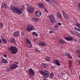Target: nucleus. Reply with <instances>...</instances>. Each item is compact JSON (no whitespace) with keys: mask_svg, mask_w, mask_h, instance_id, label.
<instances>
[{"mask_svg":"<svg viewBox=\"0 0 80 80\" xmlns=\"http://www.w3.org/2000/svg\"><path fill=\"white\" fill-rule=\"evenodd\" d=\"M50 75L51 78H52V77H53V76L54 75V74H53V73L52 72L50 73Z\"/></svg>","mask_w":80,"mask_h":80,"instance_id":"30","label":"nucleus"},{"mask_svg":"<svg viewBox=\"0 0 80 80\" xmlns=\"http://www.w3.org/2000/svg\"><path fill=\"white\" fill-rule=\"evenodd\" d=\"M33 41H35V40H36V39L34 38L33 39Z\"/></svg>","mask_w":80,"mask_h":80,"instance_id":"49","label":"nucleus"},{"mask_svg":"<svg viewBox=\"0 0 80 80\" xmlns=\"http://www.w3.org/2000/svg\"><path fill=\"white\" fill-rule=\"evenodd\" d=\"M39 72H40V73L42 74V75H44V72L41 70H39L38 71Z\"/></svg>","mask_w":80,"mask_h":80,"instance_id":"28","label":"nucleus"},{"mask_svg":"<svg viewBox=\"0 0 80 80\" xmlns=\"http://www.w3.org/2000/svg\"><path fill=\"white\" fill-rule=\"evenodd\" d=\"M53 33V32H52V31H50L49 32V33Z\"/></svg>","mask_w":80,"mask_h":80,"instance_id":"40","label":"nucleus"},{"mask_svg":"<svg viewBox=\"0 0 80 80\" xmlns=\"http://www.w3.org/2000/svg\"><path fill=\"white\" fill-rule=\"evenodd\" d=\"M35 14L37 17H40L41 16V12L39 10L35 12Z\"/></svg>","mask_w":80,"mask_h":80,"instance_id":"13","label":"nucleus"},{"mask_svg":"<svg viewBox=\"0 0 80 80\" xmlns=\"http://www.w3.org/2000/svg\"><path fill=\"white\" fill-rule=\"evenodd\" d=\"M79 79L80 80V75L79 77Z\"/></svg>","mask_w":80,"mask_h":80,"instance_id":"53","label":"nucleus"},{"mask_svg":"<svg viewBox=\"0 0 80 80\" xmlns=\"http://www.w3.org/2000/svg\"><path fill=\"white\" fill-rule=\"evenodd\" d=\"M18 67V65L13 64H12L10 67V69L11 70H14V69H16Z\"/></svg>","mask_w":80,"mask_h":80,"instance_id":"9","label":"nucleus"},{"mask_svg":"<svg viewBox=\"0 0 80 80\" xmlns=\"http://www.w3.org/2000/svg\"><path fill=\"white\" fill-rule=\"evenodd\" d=\"M8 50H10V52L12 54H16L18 52V49L16 47L12 46L8 48Z\"/></svg>","mask_w":80,"mask_h":80,"instance_id":"1","label":"nucleus"},{"mask_svg":"<svg viewBox=\"0 0 80 80\" xmlns=\"http://www.w3.org/2000/svg\"><path fill=\"white\" fill-rule=\"evenodd\" d=\"M44 78H48V76H49V72H48V71L45 70H44Z\"/></svg>","mask_w":80,"mask_h":80,"instance_id":"8","label":"nucleus"},{"mask_svg":"<svg viewBox=\"0 0 80 80\" xmlns=\"http://www.w3.org/2000/svg\"><path fill=\"white\" fill-rule=\"evenodd\" d=\"M78 57H79V58H80V54H79Z\"/></svg>","mask_w":80,"mask_h":80,"instance_id":"51","label":"nucleus"},{"mask_svg":"<svg viewBox=\"0 0 80 80\" xmlns=\"http://www.w3.org/2000/svg\"><path fill=\"white\" fill-rule=\"evenodd\" d=\"M2 40H1V39H0V43H2Z\"/></svg>","mask_w":80,"mask_h":80,"instance_id":"47","label":"nucleus"},{"mask_svg":"<svg viewBox=\"0 0 80 80\" xmlns=\"http://www.w3.org/2000/svg\"><path fill=\"white\" fill-rule=\"evenodd\" d=\"M78 8L79 10H80V3L78 4Z\"/></svg>","mask_w":80,"mask_h":80,"instance_id":"37","label":"nucleus"},{"mask_svg":"<svg viewBox=\"0 0 80 80\" xmlns=\"http://www.w3.org/2000/svg\"><path fill=\"white\" fill-rule=\"evenodd\" d=\"M75 34L76 35V36H77L78 37V36H79V35H80V34L78 33V32H76Z\"/></svg>","mask_w":80,"mask_h":80,"instance_id":"35","label":"nucleus"},{"mask_svg":"<svg viewBox=\"0 0 80 80\" xmlns=\"http://www.w3.org/2000/svg\"><path fill=\"white\" fill-rule=\"evenodd\" d=\"M74 29H75V30H77V27H75Z\"/></svg>","mask_w":80,"mask_h":80,"instance_id":"48","label":"nucleus"},{"mask_svg":"<svg viewBox=\"0 0 80 80\" xmlns=\"http://www.w3.org/2000/svg\"><path fill=\"white\" fill-rule=\"evenodd\" d=\"M71 32V35H73V32Z\"/></svg>","mask_w":80,"mask_h":80,"instance_id":"50","label":"nucleus"},{"mask_svg":"<svg viewBox=\"0 0 80 80\" xmlns=\"http://www.w3.org/2000/svg\"><path fill=\"white\" fill-rule=\"evenodd\" d=\"M39 44L41 46H46V44L43 42H40Z\"/></svg>","mask_w":80,"mask_h":80,"instance_id":"22","label":"nucleus"},{"mask_svg":"<svg viewBox=\"0 0 80 80\" xmlns=\"http://www.w3.org/2000/svg\"><path fill=\"white\" fill-rule=\"evenodd\" d=\"M36 30V29L34 28L33 25L32 24L28 25L26 28V31L27 32H31L32 30Z\"/></svg>","mask_w":80,"mask_h":80,"instance_id":"3","label":"nucleus"},{"mask_svg":"<svg viewBox=\"0 0 80 80\" xmlns=\"http://www.w3.org/2000/svg\"><path fill=\"white\" fill-rule=\"evenodd\" d=\"M57 16L58 18H61L62 17V16L61 14L60 13V12H58L57 14Z\"/></svg>","mask_w":80,"mask_h":80,"instance_id":"26","label":"nucleus"},{"mask_svg":"<svg viewBox=\"0 0 80 80\" xmlns=\"http://www.w3.org/2000/svg\"><path fill=\"white\" fill-rule=\"evenodd\" d=\"M32 35H34V36H38V34L36 33L35 32H33L32 33Z\"/></svg>","mask_w":80,"mask_h":80,"instance_id":"27","label":"nucleus"},{"mask_svg":"<svg viewBox=\"0 0 80 80\" xmlns=\"http://www.w3.org/2000/svg\"><path fill=\"white\" fill-rule=\"evenodd\" d=\"M76 53L77 54H80V50H78L76 51Z\"/></svg>","mask_w":80,"mask_h":80,"instance_id":"29","label":"nucleus"},{"mask_svg":"<svg viewBox=\"0 0 80 80\" xmlns=\"http://www.w3.org/2000/svg\"><path fill=\"white\" fill-rule=\"evenodd\" d=\"M26 42L27 47L28 48H31L32 46V43H31V42L30 40L28 38H27L26 40Z\"/></svg>","mask_w":80,"mask_h":80,"instance_id":"5","label":"nucleus"},{"mask_svg":"<svg viewBox=\"0 0 80 80\" xmlns=\"http://www.w3.org/2000/svg\"><path fill=\"white\" fill-rule=\"evenodd\" d=\"M4 57H5V58L7 57V55L5 54L4 55Z\"/></svg>","mask_w":80,"mask_h":80,"instance_id":"46","label":"nucleus"},{"mask_svg":"<svg viewBox=\"0 0 80 80\" xmlns=\"http://www.w3.org/2000/svg\"><path fill=\"white\" fill-rule=\"evenodd\" d=\"M25 9V6L22 5L19 6V8L17 9L16 13L18 15H21Z\"/></svg>","mask_w":80,"mask_h":80,"instance_id":"2","label":"nucleus"},{"mask_svg":"<svg viewBox=\"0 0 80 80\" xmlns=\"http://www.w3.org/2000/svg\"><path fill=\"white\" fill-rule=\"evenodd\" d=\"M45 60L46 61V62H50L51 59H50V58L48 56L46 57L45 58Z\"/></svg>","mask_w":80,"mask_h":80,"instance_id":"18","label":"nucleus"},{"mask_svg":"<svg viewBox=\"0 0 80 80\" xmlns=\"http://www.w3.org/2000/svg\"><path fill=\"white\" fill-rule=\"evenodd\" d=\"M55 27L57 29V28H58V25H55Z\"/></svg>","mask_w":80,"mask_h":80,"instance_id":"36","label":"nucleus"},{"mask_svg":"<svg viewBox=\"0 0 80 80\" xmlns=\"http://www.w3.org/2000/svg\"><path fill=\"white\" fill-rule=\"evenodd\" d=\"M2 42L4 43V44H6V43H7V41L5 39H4L3 38H2Z\"/></svg>","mask_w":80,"mask_h":80,"instance_id":"24","label":"nucleus"},{"mask_svg":"<svg viewBox=\"0 0 80 80\" xmlns=\"http://www.w3.org/2000/svg\"><path fill=\"white\" fill-rule=\"evenodd\" d=\"M9 41L12 43H15V38H14L10 39Z\"/></svg>","mask_w":80,"mask_h":80,"instance_id":"21","label":"nucleus"},{"mask_svg":"<svg viewBox=\"0 0 80 80\" xmlns=\"http://www.w3.org/2000/svg\"><path fill=\"white\" fill-rule=\"evenodd\" d=\"M58 25H62V23H60V22H58Z\"/></svg>","mask_w":80,"mask_h":80,"instance_id":"41","label":"nucleus"},{"mask_svg":"<svg viewBox=\"0 0 80 80\" xmlns=\"http://www.w3.org/2000/svg\"><path fill=\"white\" fill-rule=\"evenodd\" d=\"M45 11L47 13H48V11L47 9H45Z\"/></svg>","mask_w":80,"mask_h":80,"instance_id":"39","label":"nucleus"},{"mask_svg":"<svg viewBox=\"0 0 80 80\" xmlns=\"http://www.w3.org/2000/svg\"><path fill=\"white\" fill-rule=\"evenodd\" d=\"M34 50L35 51H36V52H39V53H40V51L38 50V49H37V48H35L34 49Z\"/></svg>","mask_w":80,"mask_h":80,"instance_id":"32","label":"nucleus"},{"mask_svg":"<svg viewBox=\"0 0 80 80\" xmlns=\"http://www.w3.org/2000/svg\"><path fill=\"white\" fill-rule=\"evenodd\" d=\"M1 61L3 63H7L8 62L7 60L3 58L2 59Z\"/></svg>","mask_w":80,"mask_h":80,"instance_id":"20","label":"nucleus"},{"mask_svg":"<svg viewBox=\"0 0 80 80\" xmlns=\"http://www.w3.org/2000/svg\"><path fill=\"white\" fill-rule=\"evenodd\" d=\"M28 72L29 75L31 76L34 75L35 74V72L33 69L31 68L29 69Z\"/></svg>","mask_w":80,"mask_h":80,"instance_id":"7","label":"nucleus"},{"mask_svg":"<svg viewBox=\"0 0 80 80\" xmlns=\"http://www.w3.org/2000/svg\"><path fill=\"white\" fill-rule=\"evenodd\" d=\"M49 18L50 19L52 23H56V20L55 18V17L52 14H51L49 17Z\"/></svg>","mask_w":80,"mask_h":80,"instance_id":"4","label":"nucleus"},{"mask_svg":"<svg viewBox=\"0 0 80 80\" xmlns=\"http://www.w3.org/2000/svg\"><path fill=\"white\" fill-rule=\"evenodd\" d=\"M45 1L47 2H49V4H51L52 3V2H51L50 0H45Z\"/></svg>","mask_w":80,"mask_h":80,"instance_id":"34","label":"nucleus"},{"mask_svg":"<svg viewBox=\"0 0 80 80\" xmlns=\"http://www.w3.org/2000/svg\"><path fill=\"white\" fill-rule=\"evenodd\" d=\"M39 7L41 8H45V5L44 4L42 3H40L38 4V5Z\"/></svg>","mask_w":80,"mask_h":80,"instance_id":"14","label":"nucleus"},{"mask_svg":"<svg viewBox=\"0 0 80 80\" xmlns=\"http://www.w3.org/2000/svg\"><path fill=\"white\" fill-rule=\"evenodd\" d=\"M14 63H15L16 64H17V65H18V62H14Z\"/></svg>","mask_w":80,"mask_h":80,"instance_id":"44","label":"nucleus"},{"mask_svg":"<svg viewBox=\"0 0 80 80\" xmlns=\"http://www.w3.org/2000/svg\"><path fill=\"white\" fill-rule=\"evenodd\" d=\"M65 53L66 55V56H67L69 58H70V59H71V58H72V56L70 55V54L69 53L67 52H65Z\"/></svg>","mask_w":80,"mask_h":80,"instance_id":"17","label":"nucleus"},{"mask_svg":"<svg viewBox=\"0 0 80 80\" xmlns=\"http://www.w3.org/2000/svg\"><path fill=\"white\" fill-rule=\"evenodd\" d=\"M32 20L34 22H38V18L36 17H33L32 18Z\"/></svg>","mask_w":80,"mask_h":80,"instance_id":"19","label":"nucleus"},{"mask_svg":"<svg viewBox=\"0 0 80 80\" xmlns=\"http://www.w3.org/2000/svg\"><path fill=\"white\" fill-rule=\"evenodd\" d=\"M20 36V32L19 31H17L14 32L13 33V36L14 37H17Z\"/></svg>","mask_w":80,"mask_h":80,"instance_id":"10","label":"nucleus"},{"mask_svg":"<svg viewBox=\"0 0 80 80\" xmlns=\"http://www.w3.org/2000/svg\"><path fill=\"white\" fill-rule=\"evenodd\" d=\"M76 25H77V27H78L80 28V23H79L78 22H77Z\"/></svg>","mask_w":80,"mask_h":80,"instance_id":"31","label":"nucleus"},{"mask_svg":"<svg viewBox=\"0 0 80 80\" xmlns=\"http://www.w3.org/2000/svg\"><path fill=\"white\" fill-rule=\"evenodd\" d=\"M77 30L78 32H80V29L79 28L77 29Z\"/></svg>","mask_w":80,"mask_h":80,"instance_id":"43","label":"nucleus"},{"mask_svg":"<svg viewBox=\"0 0 80 80\" xmlns=\"http://www.w3.org/2000/svg\"><path fill=\"white\" fill-rule=\"evenodd\" d=\"M17 8L15 6L10 7V9L12 10V12H13V13H16Z\"/></svg>","mask_w":80,"mask_h":80,"instance_id":"11","label":"nucleus"},{"mask_svg":"<svg viewBox=\"0 0 80 80\" xmlns=\"http://www.w3.org/2000/svg\"><path fill=\"white\" fill-rule=\"evenodd\" d=\"M59 43L61 44H64V43H65V42L63 40L61 39L60 40Z\"/></svg>","mask_w":80,"mask_h":80,"instance_id":"25","label":"nucleus"},{"mask_svg":"<svg viewBox=\"0 0 80 80\" xmlns=\"http://www.w3.org/2000/svg\"><path fill=\"white\" fill-rule=\"evenodd\" d=\"M62 12L65 20H68V16H67V15L66 13L64 12V11H62Z\"/></svg>","mask_w":80,"mask_h":80,"instance_id":"12","label":"nucleus"},{"mask_svg":"<svg viewBox=\"0 0 80 80\" xmlns=\"http://www.w3.org/2000/svg\"><path fill=\"white\" fill-rule=\"evenodd\" d=\"M43 80H46V79H43Z\"/></svg>","mask_w":80,"mask_h":80,"instance_id":"54","label":"nucleus"},{"mask_svg":"<svg viewBox=\"0 0 80 80\" xmlns=\"http://www.w3.org/2000/svg\"><path fill=\"white\" fill-rule=\"evenodd\" d=\"M72 38H73L71 37H68L65 38V39H66V40H67V41H69L70 42L72 40Z\"/></svg>","mask_w":80,"mask_h":80,"instance_id":"16","label":"nucleus"},{"mask_svg":"<svg viewBox=\"0 0 80 80\" xmlns=\"http://www.w3.org/2000/svg\"><path fill=\"white\" fill-rule=\"evenodd\" d=\"M55 67L54 66H52V68H54Z\"/></svg>","mask_w":80,"mask_h":80,"instance_id":"52","label":"nucleus"},{"mask_svg":"<svg viewBox=\"0 0 80 80\" xmlns=\"http://www.w3.org/2000/svg\"><path fill=\"white\" fill-rule=\"evenodd\" d=\"M53 63H55V64L56 65H58V66H60V62H59L58 60H54L53 61Z\"/></svg>","mask_w":80,"mask_h":80,"instance_id":"15","label":"nucleus"},{"mask_svg":"<svg viewBox=\"0 0 80 80\" xmlns=\"http://www.w3.org/2000/svg\"><path fill=\"white\" fill-rule=\"evenodd\" d=\"M25 56L26 57H28V54H26Z\"/></svg>","mask_w":80,"mask_h":80,"instance_id":"38","label":"nucleus"},{"mask_svg":"<svg viewBox=\"0 0 80 80\" xmlns=\"http://www.w3.org/2000/svg\"><path fill=\"white\" fill-rule=\"evenodd\" d=\"M26 6L27 7H29V4H26Z\"/></svg>","mask_w":80,"mask_h":80,"instance_id":"45","label":"nucleus"},{"mask_svg":"<svg viewBox=\"0 0 80 80\" xmlns=\"http://www.w3.org/2000/svg\"><path fill=\"white\" fill-rule=\"evenodd\" d=\"M3 24H2V22H0V28H2V27H3Z\"/></svg>","mask_w":80,"mask_h":80,"instance_id":"33","label":"nucleus"},{"mask_svg":"<svg viewBox=\"0 0 80 80\" xmlns=\"http://www.w3.org/2000/svg\"><path fill=\"white\" fill-rule=\"evenodd\" d=\"M34 9H35L34 7H33L32 6H30L29 7H28L27 11L29 13H32L33 12Z\"/></svg>","mask_w":80,"mask_h":80,"instance_id":"6","label":"nucleus"},{"mask_svg":"<svg viewBox=\"0 0 80 80\" xmlns=\"http://www.w3.org/2000/svg\"><path fill=\"white\" fill-rule=\"evenodd\" d=\"M42 65L45 68H47V67H48V64H47L46 63H42Z\"/></svg>","mask_w":80,"mask_h":80,"instance_id":"23","label":"nucleus"},{"mask_svg":"<svg viewBox=\"0 0 80 80\" xmlns=\"http://www.w3.org/2000/svg\"><path fill=\"white\" fill-rule=\"evenodd\" d=\"M3 6L4 7H5V8L6 7V4H4L3 5Z\"/></svg>","mask_w":80,"mask_h":80,"instance_id":"42","label":"nucleus"}]
</instances>
